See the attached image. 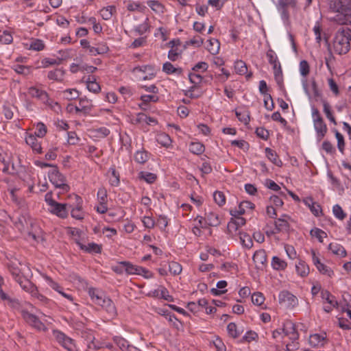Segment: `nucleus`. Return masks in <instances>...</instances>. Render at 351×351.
I'll return each mask as SVG.
<instances>
[{
	"label": "nucleus",
	"mask_w": 351,
	"mask_h": 351,
	"mask_svg": "<svg viewBox=\"0 0 351 351\" xmlns=\"http://www.w3.org/2000/svg\"><path fill=\"white\" fill-rule=\"evenodd\" d=\"M22 316L27 323H29L34 328L40 330H45V325L38 319L36 315L31 314L27 311H23Z\"/></svg>",
	"instance_id": "nucleus-9"
},
{
	"label": "nucleus",
	"mask_w": 351,
	"mask_h": 351,
	"mask_svg": "<svg viewBox=\"0 0 351 351\" xmlns=\"http://www.w3.org/2000/svg\"><path fill=\"white\" fill-rule=\"evenodd\" d=\"M88 294L93 302L97 305L99 304H101V301L105 297V295L101 292L94 288L89 289Z\"/></svg>",
	"instance_id": "nucleus-22"
},
{
	"label": "nucleus",
	"mask_w": 351,
	"mask_h": 351,
	"mask_svg": "<svg viewBox=\"0 0 351 351\" xmlns=\"http://www.w3.org/2000/svg\"><path fill=\"white\" fill-rule=\"evenodd\" d=\"M335 20L340 24H351V10L347 11L343 14H337Z\"/></svg>",
	"instance_id": "nucleus-44"
},
{
	"label": "nucleus",
	"mask_w": 351,
	"mask_h": 351,
	"mask_svg": "<svg viewBox=\"0 0 351 351\" xmlns=\"http://www.w3.org/2000/svg\"><path fill=\"white\" fill-rule=\"evenodd\" d=\"M25 141L34 150L36 151L38 153L41 152L42 147L40 144L38 142L36 136L32 134L29 135L25 138Z\"/></svg>",
	"instance_id": "nucleus-23"
},
{
	"label": "nucleus",
	"mask_w": 351,
	"mask_h": 351,
	"mask_svg": "<svg viewBox=\"0 0 351 351\" xmlns=\"http://www.w3.org/2000/svg\"><path fill=\"white\" fill-rule=\"evenodd\" d=\"M157 142L164 147H169L171 143V139L169 136L165 133H160L156 136Z\"/></svg>",
	"instance_id": "nucleus-43"
},
{
	"label": "nucleus",
	"mask_w": 351,
	"mask_h": 351,
	"mask_svg": "<svg viewBox=\"0 0 351 351\" xmlns=\"http://www.w3.org/2000/svg\"><path fill=\"white\" fill-rule=\"evenodd\" d=\"M207 46V49L211 54H217L219 53L220 49V43L218 40L213 38L210 39Z\"/></svg>",
	"instance_id": "nucleus-35"
},
{
	"label": "nucleus",
	"mask_w": 351,
	"mask_h": 351,
	"mask_svg": "<svg viewBox=\"0 0 351 351\" xmlns=\"http://www.w3.org/2000/svg\"><path fill=\"white\" fill-rule=\"evenodd\" d=\"M148 154L144 150L137 151L134 155V160L136 162L143 164L148 160Z\"/></svg>",
	"instance_id": "nucleus-56"
},
{
	"label": "nucleus",
	"mask_w": 351,
	"mask_h": 351,
	"mask_svg": "<svg viewBox=\"0 0 351 351\" xmlns=\"http://www.w3.org/2000/svg\"><path fill=\"white\" fill-rule=\"evenodd\" d=\"M245 204L251 205L248 201L242 202L239 204L237 208L230 210V215L234 217L243 215L245 212L244 208V205Z\"/></svg>",
	"instance_id": "nucleus-46"
},
{
	"label": "nucleus",
	"mask_w": 351,
	"mask_h": 351,
	"mask_svg": "<svg viewBox=\"0 0 351 351\" xmlns=\"http://www.w3.org/2000/svg\"><path fill=\"white\" fill-rule=\"evenodd\" d=\"M142 103L139 104L141 108L145 110L144 106L147 105L149 102H156L158 100V97L156 95H145L141 97Z\"/></svg>",
	"instance_id": "nucleus-45"
},
{
	"label": "nucleus",
	"mask_w": 351,
	"mask_h": 351,
	"mask_svg": "<svg viewBox=\"0 0 351 351\" xmlns=\"http://www.w3.org/2000/svg\"><path fill=\"white\" fill-rule=\"evenodd\" d=\"M28 93L32 97L38 98L43 101L48 99V95L45 91L40 90L34 86L30 87L28 90Z\"/></svg>",
	"instance_id": "nucleus-19"
},
{
	"label": "nucleus",
	"mask_w": 351,
	"mask_h": 351,
	"mask_svg": "<svg viewBox=\"0 0 351 351\" xmlns=\"http://www.w3.org/2000/svg\"><path fill=\"white\" fill-rule=\"evenodd\" d=\"M63 95L67 100L76 99L80 96L79 91L75 88L66 89L63 92Z\"/></svg>",
	"instance_id": "nucleus-52"
},
{
	"label": "nucleus",
	"mask_w": 351,
	"mask_h": 351,
	"mask_svg": "<svg viewBox=\"0 0 351 351\" xmlns=\"http://www.w3.org/2000/svg\"><path fill=\"white\" fill-rule=\"evenodd\" d=\"M228 232L232 237L239 236V227L233 221L232 219L228 223Z\"/></svg>",
	"instance_id": "nucleus-64"
},
{
	"label": "nucleus",
	"mask_w": 351,
	"mask_h": 351,
	"mask_svg": "<svg viewBox=\"0 0 351 351\" xmlns=\"http://www.w3.org/2000/svg\"><path fill=\"white\" fill-rule=\"evenodd\" d=\"M213 198L215 202L220 206L226 203V197L221 191H215L213 194Z\"/></svg>",
	"instance_id": "nucleus-63"
},
{
	"label": "nucleus",
	"mask_w": 351,
	"mask_h": 351,
	"mask_svg": "<svg viewBox=\"0 0 351 351\" xmlns=\"http://www.w3.org/2000/svg\"><path fill=\"white\" fill-rule=\"evenodd\" d=\"M114 341L123 351H128V348L131 347L128 345V341L122 337H116L114 338Z\"/></svg>",
	"instance_id": "nucleus-57"
},
{
	"label": "nucleus",
	"mask_w": 351,
	"mask_h": 351,
	"mask_svg": "<svg viewBox=\"0 0 351 351\" xmlns=\"http://www.w3.org/2000/svg\"><path fill=\"white\" fill-rule=\"evenodd\" d=\"M330 8L339 14H343L347 11H351V0H330Z\"/></svg>",
	"instance_id": "nucleus-5"
},
{
	"label": "nucleus",
	"mask_w": 351,
	"mask_h": 351,
	"mask_svg": "<svg viewBox=\"0 0 351 351\" xmlns=\"http://www.w3.org/2000/svg\"><path fill=\"white\" fill-rule=\"evenodd\" d=\"M22 316L27 323H29L34 328L40 330H45V325L38 319L36 315L31 314L27 311H23Z\"/></svg>",
	"instance_id": "nucleus-8"
},
{
	"label": "nucleus",
	"mask_w": 351,
	"mask_h": 351,
	"mask_svg": "<svg viewBox=\"0 0 351 351\" xmlns=\"http://www.w3.org/2000/svg\"><path fill=\"white\" fill-rule=\"evenodd\" d=\"M67 206V204H61L56 202L55 204L49 207V210L51 213L60 218H66L68 215Z\"/></svg>",
	"instance_id": "nucleus-11"
},
{
	"label": "nucleus",
	"mask_w": 351,
	"mask_h": 351,
	"mask_svg": "<svg viewBox=\"0 0 351 351\" xmlns=\"http://www.w3.org/2000/svg\"><path fill=\"white\" fill-rule=\"evenodd\" d=\"M8 268L12 276L14 277L15 280L20 277V269L18 267V264L16 263H14L13 261H10L8 264Z\"/></svg>",
	"instance_id": "nucleus-62"
},
{
	"label": "nucleus",
	"mask_w": 351,
	"mask_h": 351,
	"mask_svg": "<svg viewBox=\"0 0 351 351\" xmlns=\"http://www.w3.org/2000/svg\"><path fill=\"white\" fill-rule=\"evenodd\" d=\"M116 12V8L113 5L107 6L100 10V14L103 19L109 20L112 18L114 13Z\"/></svg>",
	"instance_id": "nucleus-37"
},
{
	"label": "nucleus",
	"mask_w": 351,
	"mask_h": 351,
	"mask_svg": "<svg viewBox=\"0 0 351 351\" xmlns=\"http://www.w3.org/2000/svg\"><path fill=\"white\" fill-rule=\"evenodd\" d=\"M265 297L261 292L254 293L252 295V302L254 304L261 306L264 303Z\"/></svg>",
	"instance_id": "nucleus-60"
},
{
	"label": "nucleus",
	"mask_w": 351,
	"mask_h": 351,
	"mask_svg": "<svg viewBox=\"0 0 351 351\" xmlns=\"http://www.w3.org/2000/svg\"><path fill=\"white\" fill-rule=\"evenodd\" d=\"M295 6V0H278L277 8L284 21H287L289 20V8H294Z\"/></svg>",
	"instance_id": "nucleus-6"
},
{
	"label": "nucleus",
	"mask_w": 351,
	"mask_h": 351,
	"mask_svg": "<svg viewBox=\"0 0 351 351\" xmlns=\"http://www.w3.org/2000/svg\"><path fill=\"white\" fill-rule=\"evenodd\" d=\"M162 71L168 75L176 73V74L180 75L182 73V68H176L169 62H166L165 63L163 64Z\"/></svg>",
	"instance_id": "nucleus-24"
},
{
	"label": "nucleus",
	"mask_w": 351,
	"mask_h": 351,
	"mask_svg": "<svg viewBox=\"0 0 351 351\" xmlns=\"http://www.w3.org/2000/svg\"><path fill=\"white\" fill-rule=\"evenodd\" d=\"M98 305L104 308L110 317H113L117 315L116 307L113 302L109 298L105 296L101 301V304H99Z\"/></svg>",
	"instance_id": "nucleus-15"
},
{
	"label": "nucleus",
	"mask_w": 351,
	"mask_h": 351,
	"mask_svg": "<svg viewBox=\"0 0 351 351\" xmlns=\"http://www.w3.org/2000/svg\"><path fill=\"white\" fill-rule=\"evenodd\" d=\"M271 266L276 270H283L287 267V263L279 257L274 256L271 261Z\"/></svg>",
	"instance_id": "nucleus-36"
},
{
	"label": "nucleus",
	"mask_w": 351,
	"mask_h": 351,
	"mask_svg": "<svg viewBox=\"0 0 351 351\" xmlns=\"http://www.w3.org/2000/svg\"><path fill=\"white\" fill-rule=\"evenodd\" d=\"M182 266L177 262L172 261L169 264V270L173 275H178L182 271Z\"/></svg>",
	"instance_id": "nucleus-58"
},
{
	"label": "nucleus",
	"mask_w": 351,
	"mask_h": 351,
	"mask_svg": "<svg viewBox=\"0 0 351 351\" xmlns=\"http://www.w3.org/2000/svg\"><path fill=\"white\" fill-rule=\"evenodd\" d=\"M236 116L240 121L245 125L248 124L250 121V112L247 110L236 111Z\"/></svg>",
	"instance_id": "nucleus-50"
},
{
	"label": "nucleus",
	"mask_w": 351,
	"mask_h": 351,
	"mask_svg": "<svg viewBox=\"0 0 351 351\" xmlns=\"http://www.w3.org/2000/svg\"><path fill=\"white\" fill-rule=\"evenodd\" d=\"M239 237L241 244L244 247H245L248 249H250L252 247V245H253L252 239L249 234L239 231Z\"/></svg>",
	"instance_id": "nucleus-29"
},
{
	"label": "nucleus",
	"mask_w": 351,
	"mask_h": 351,
	"mask_svg": "<svg viewBox=\"0 0 351 351\" xmlns=\"http://www.w3.org/2000/svg\"><path fill=\"white\" fill-rule=\"evenodd\" d=\"M227 286V282L226 280H220L217 283V289L213 288L210 292L215 295H220L225 293L227 290H219L226 288Z\"/></svg>",
	"instance_id": "nucleus-47"
},
{
	"label": "nucleus",
	"mask_w": 351,
	"mask_h": 351,
	"mask_svg": "<svg viewBox=\"0 0 351 351\" xmlns=\"http://www.w3.org/2000/svg\"><path fill=\"white\" fill-rule=\"evenodd\" d=\"M234 69L237 73L244 75L247 73V68L246 64L242 60H237L234 63Z\"/></svg>",
	"instance_id": "nucleus-53"
},
{
	"label": "nucleus",
	"mask_w": 351,
	"mask_h": 351,
	"mask_svg": "<svg viewBox=\"0 0 351 351\" xmlns=\"http://www.w3.org/2000/svg\"><path fill=\"white\" fill-rule=\"evenodd\" d=\"M12 40V36L8 31L5 30L2 33L0 32V43L8 45L11 43Z\"/></svg>",
	"instance_id": "nucleus-61"
},
{
	"label": "nucleus",
	"mask_w": 351,
	"mask_h": 351,
	"mask_svg": "<svg viewBox=\"0 0 351 351\" xmlns=\"http://www.w3.org/2000/svg\"><path fill=\"white\" fill-rule=\"evenodd\" d=\"M41 275L53 289L58 292L60 294H61L63 297L68 299L69 300H73L72 295L64 292L63 288L60 287L56 282L53 281L49 276L44 274H42Z\"/></svg>",
	"instance_id": "nucleus-12"
},
{
	"label": "nucleus",
	"mask_w": 351,
	"mask_h": 351,
	"mask_svg": "<svg viewBox=\"0 0 351 351\" xmlns=\"http://www.w3.org/2000/svg\"><path fill=\"white\" fill-rule=\"evenodd\" d=\"M328 249L333 253L334 254H337L344 257L346 256V251L345 248L339 245L337 243H330L328 246Z\"/></svg>",
	"instance_id": "nucleus-34"
},
{
	"label": "nucleus",
	"mask_w": 351,
	"mask_h": 351,
	"mask_svg": "<svg viewBox=\"0 0 351 351\" xmlns=\"http://www.w3.org/2000/svg\"><path fill=\"white\" fill-rule=\"evenodd\" d=\"M295 269L298 275L302 277L306 276L309 273L308 266L305 262L300 261L298 264L295 265Z\"/></svg>",
	"instance_id": "nucleus-30"
},
{
	"label": "nucleus",
	"mask_w": 351,
	"mask_h": 351,
	"mask_svg": "<svg viewBox=\"0 0 351 351\" xmlns=\"http://www.w3.org/2000/svg\"><path fill=\"white\" fill-rule=\"evenodd\" d=\"M276 232L287 231L289 229V223L284 219H277L274 223Z\"/></svg>",
	"instance_id": "nucleus-33"
},
{
	"label": "nucleus",
	"mask_w": 351,
	"mask_h": 351,
	"mask_svg": "<svg viewBox=\"0 0 351 351\" xmlns=\"http://www.w3.org/2000/svg\"><path fill=\"white\" fill-rule=\"evenodd\" d=\"M50 182L56 187L62 189L64 191H69V186L66 184L65 177L58 171L57 167H53L48 173Z\"/></svg>",
	"instance_id": "nucleus-3"
},
{
	"label": "nucleus",
	"mask_w": 351,
	"mask_h": 351,
	"mask_svg": "<svg viewBox=\"0 0 351 351\" xmlns=\"http://www.w3.org/2000/svg\"><path fill=\"white\" fill-rule=\"evenodd\" d=\"M11 199L20 208H24L26 206L25 202L23 199L18 197L16 194V189H12L9 190Z\"/></svg>",
	"instance_id": "nucleus-28"
},
{
	"label": "nucleus",
	"mask_w": 351,
	"mask_h": 351,
	"mask_svg": "<svg viewBox=\"0 0 351 351\" xmlns=\"http://www.w3.org/2000/svg\"><path fill=\"white\" fill-rule=\"evenodd\" d=\"M147 120V115L143 112L137 113L130 117V123L134 125H143Z\"/></svg>",
	"instance_id": "nucleus-38"
},
{
	"label": "nucleus",
	"mask_w": 351,
	"mask_h": 351,
	"mask_svg": "<svg viewBox=\"0 0 351 351\" xmlns=\"http://www.w3.org/2000/svg\"><path fill=\"white\" fill-rule=\"evenodd\" d=\"M87 88L89 91L94 93H97L100 91L101 87L96 82V78L93 75H89L86 80Z\"/></svg>",
	"instance_id": "nucleus-18"
},
{
	"label": "nucleus",
	"mask_w": 351,
	"mask_h": 351,
	"mask_svg": "<svg viewBox=\"0 0 351 351\" xmlns=\"http://www.w3.org/2000/svg\"><path fill=\"white\" fill-rule=\"evenodd\" d=\"M323 110L329 121L336 125L337 123L335 117L332 114L331 106L326 101H323Z\"/></svg>",
	"instance_id": "nucleus-32"
},
{
	"label": "nucleus",
	"mask_w": 351,
	"mask_h": 351,
	"mask_svg": "<svg viewBox=\"0 0 351 351\" xmlns=\"http://www.w3.org/2000/svg\"><path fill=\"white\" fill-rule=\"evenodd\" d=\"M274 78L279 86H282L283 84V75L281 64H278L273 67Z\"/></svg>",
	"instance_id": "nucleus-39"
},
{
	"label": "nucleus",
	"mask_w": 351,
	"mask_h": 351,
	"mask_svg": "<svg viewBox=\"0 0 351 351\" xmlns=\"http://www.w3.org/2000/svg\"><path fill=\"white\" fill-rule=\"evenodd\" d=\"M266 56L268 59L269 63L272 65V67H274V66H276L278 64H280V62L278 61V58L276 53L271 49H269L267 51Z\"/></svg>",
	"instance_id": "nucleus-49"
},
{
	"label": "nucleus",
	"mask_w": 351,
	"mask_h": 351,
	"mask_svg": "<svg viewBox=\"0 0 351 351\" xmlns=\"http://www.w3.org/2000/svg\"><path fill=\"white\" fill-rule=\"evenodd\" d=\"M322 298L326 300L328 304L337 306L338 303L337 300H335L334 296H332L328 291H322L321 293Z\"/></svg>",
	"instance_id": "nucleus-55"
},
{
	"label": "nucleus",
	"mask_w": 351,
	"mask_h": 351,
	"mask_svg": "<svg viewBox=\"0 0 351 351\" xmlns=\"http://www.w3.org/2000/svg\"><path fill=\"white\" fill-rule=\"evenodd\" d=\"M78 245L80 247L89 253H101V245L95 243H90L87 245H83L79 242H77Z\"/></svg>",
	"instance_id": "nucleus-21"
},
{
	"label": "nucleus",
	"mask_w": 351,
	"mask_h": 351,
	"mask_svg": "<svg viewBox=\"0 0 351 351\" xmlns=\"http://www.w3.org/2000/svg\"><path fill=\"white\" fill-rule=\"evenodd\" d=\"M64 75V71L62 69H56L48 73V78L55 81H62Z\"/></svg>",
	"instance_id": "nucleus-27"
},
{
	"label": "nucleus",
	"mask_w": 351,
	"mask_h": 351,
	"mask_svg": "<svg viewBox=\"0 0 351 351\" xmlns=\"http://www.w3.org/2000/svg\"><path fill=\"white\" fill-rule=\"evenodd\" d=\"M349 36L350 34L348 32H337L333 43L334 50L336 53L341 55L349 51L350 47Z\"/></svg>",
	"instance_id": "nucleus-1"
},
{
	"label": "nucleus",
	"mask_w": 351,
	"mask_h": 351,
	"mask_svg": "<svg viewBox=\"0 0 351 351\" xmlns=\"http://www.w3.org/2000/svg\"><path fill=\"white\" fill-rule=\"evenodd\" d=\"M326 338V334H313L309 337V343L313 347L322 346L324 345Z\"/></svg>",
	"instance_id": "nucleus-20"
},
{
	"label": "nucleus",
	"mask_w": 351,
	"mask_h": 351,
	"mask_svg": "<svg viewBox=\"0 0 351 351\" xmlns=\"http://www.w3.org/2000/svg\"><path fill=\"white\" fill-rule=\"evenodd\" d=\"M279 301L280 303H285L289 307H294L298 304L297 298L287 291L280 293Z\"/></svg>",
	"instance_id": "nucleus-10"
},
{
	"label": "nucleus",
	"mask_w": 351,
	"mask_h": 351,
	"mask_svg": "<svg viewBox=\"0 0 351 351\" xmlns=\"http://www.w3.org/2000/svg\"><path fill=\"white\" fill-rule=\"evenodd\" d=\"M303 202L311 210V213L316 217H319L322 214L321 206L313 201L311 197H307L303 199Z\"/></svg>",
	"instance_id": "nucleus-13"
},
{
	"label": "nucleus",
	"mask_w": 351,
	"mask_h": 351,
	"mask_svg": "<svg viewBox=\"0 0 351 351\" xmlns=\"http://www.w3.org/2000/svg\"><path fill=\"white\" fill-rule=\"evenodd\" d=\"M205 220H206L207 223L210 226H217L220 223L218 215L213 212L206 214Z\"/></svg>",
	"instance_id": "nucleus-42"
},
{
	"label": "nucleus",
	"mask_w": 351,
	"mask_h": 351,
	"mask_svg": "<svg viewBox=\"0 0 351 351\" xmlns=\"http://www.w3.org/2000/svg\"><path fill=\"white\" fill-rule=\"evenodd\" d=\"M204 145L199 142H193L189 145V150L191 153L197 155L202 154L204 152Z\"/></svg>",
	"instance_id": "nucleus-41"
},
{
	"label": "nucleus",
	"mask_w": 351,
	"mask_h": 351,
	"mask_svg": "<svg viewBox=\"0 0 351 351\" xmlns=\"http://www.w3.org/2000/svg\"><path fill=\"white\" fill-rule=\"evenodd\" d=\"M310 234L312 237L317 238L321 243L323 242L324 238L327 237L326 233L318 228L312 229L310 232Z\"/></svg>",
	"instance_id": "nucleus-54"
},
{
	"label": "nucleus",
	"mask_w": 351,
	"mask_h": 351,
	"mask_svg": "<svg viewBox=\"0 0 351 351\" xmlns=\"http://www.w3.org/2000/svg\"><path fill=\"white\" fill-rule=\"evenodd\" d=\"M147 5L152 10L157 13H162L164 11L163 5L157 1H149Z\"/></svg>",
	"instance_id": "nucleus-59"
},
{
	"label": "nucleus",
	"mask_w": 351,
	"mask_h": 351,
	"mask_svg": "<svg viewBox=\"0 0 351 351\" xmlns=\"http://www.w3.org/2000/svg\"><path fill=\"white\" fill-rule=\"evenodd\" d=\"M54 336L57 341L68 351H76L74 341L60 331H54Z\"/></svg>",
	"instance_id": "nucleus-4"
},
{
	"label": "nucleus",
	"mask_w": 351,
	"mask_h": 351,
	"mask_svg": "<svg viewBox=\"0 0 351 351\" xmlns=\"http://www.w3.org/2000/svg\"><path fill=\"white\" fill-rule=\"evenodd\" d=\"M45 48V44L42 40L32 39L30 41L29 49L40 51Z\"/></svg>",
	"instance_id": "nucleus-48"
},
{
	"label": "nucleus",
	"mask_w": 351,
	"mask_h": 351,
	"mask_svg": "<svg viewBox=\"0 0 351 351\" xmlns=\"http://www.w3.org/2000/svg\"><path fill=\"white\" fill-rule=\"evenodd\" d=\"M79 106L82 112L84 114L88 113L93 107L91 101H88L87 99H80Z\"/></svg>",
	"instance_id": "nucleus-51"
},
{
	"label": "nucleus",
	"mask_w": 351,
	"mask_h": 351,
	"mask_svg": "<svg viewBox=\"0 0 351 351\" xmlns=\"http://www.w3.org/2000/svg\"><path fill=\"white\" fill-rule=\"evenodd\" d=\"M265 153H266L267 157L271 162H272L274 164H275L276 165H277L278 167L282 165V161L278 159V156L275 151H274L273 149H271L269 147H267L265 149Z\"/></svg>",
	"instance_id": "nucleus-31"
},
{
	"label": "nucleus",
	"mask_w": 351,
	"mask_h": 351,
	"mask_svg": "<svg viewBox=\"0 0 351 351\" xmlns=\"http://www.w3.org/2000/svg\"><path fill=\"white\" fill-rule=\"evenodd\" d=\"M3 283V279L0 276V298L2 300H7L8 304L13 307H16L19 305V302L16 300L10 298L1 289V285Z\"/></svg>",
	"instance_id": "nucleus-26"
},
{
	"label": "nucleus",
	"mask_w": 351,
	"mask_h": 351,
	"mask_svg": "<svg viewBox=\"0 0 351 351\" xmlns=\"http://www.w3.org/2000/svg\"><path fill=\"white\" fill-rule=\"evenodd\" d=\"M282 330L285 336L291 335L290 339H291L298 338V335L296 331L295 326L292 322L289 320L286 321L283 324Z\"/></svg>",
	"instance_id": "nucleus-14"
},
{
	"label": "nucleus",
	"mask_w": 351,
	"mask_h": 351,
	"mask_svg": "<svg viewBox=\"0 0 351 351\" xmlns=\"http://www.w3.org/2000/svg\"><path fill=\"white\" fill-rule=\"evenodd\" d=\"M16 281L19 282L21 287L27 292H29L31 295L33 293L37 287L34 285L32 282L26 278H23L21 276L16 279Z\"/></svg>",
	"instance_id": "nucleus-17"
},
{
	"label": "nucleus",
	"mask_w": 351,
	"mask_h": 351,
	"mask_svg": "<svg viewBox=\"0 0 351 351\" xmlns=\"http://www.w3.org/2000/svg\"><path fill=\"white\" fill-rule=\"evenodd\" d=\"M13 222L15 227L19 230L23 231L29 225H32V220L27 214H22L16 217H13Z\"/></svg>",
	"instance_id": "nucleus-7"
},
{
	"label": "nucleus",
	"mask_w": 351,
	"mask_h": 351,
	"mask_svg": "<svg viewBox=\"0 0 351 351\" xmlns=\"http://www.w3.org/2000/svg\"><path fill=\"white\" fill-rule=\"evenodd\" d=\"M138 178L141 180H145L148 184H152L156 181L157 176L150 172L141 171L138 173Z\"/></svg>",
	"instance_id": "nucleus-40"
},
{
	"label": "nucleus",
	"mask_w": 351,
	"mask_h": 351,
	"mask_svg": "<svg viewBox=\"0 0 351 351\" xmlns=\"http://www.w3.org/2000/svg\"><path fill=\"white\" fill-rule=\"evenodd\" d=\"M312 117L315 130L317 134V138L321 140L324 138L327 132V126L317 108H312Z\"/></svg>",
	"instance_id": "nucleus-2"
},
{
	"label": "nucleus",
	"mask_w": 351,
	"mask_h": 351,
	"mask_svg": "<svg viewBox=\"0 0 351 351\" xmlns=\"http://www.w3.org/2000/svg\"><path fill=\"white\" fill-rule=\"evenodd\" d=\"M253 261L256 267L261 268L264 266L267 261V255L264 250H259L255 252L253 256Z\"/></svg>",
	"instance_id": "nucleus-16"
},
{
	"label": "nucleus",
	"mask_w": 351,
	"mask_h": 351,
	"mask_svg": "<svg viewBox=\"0 0 351 351\" xmlns=\"http://www.w3.org/2000/svg\"><path fill=\"white\" fill-rule=\"evenodd\" d=\"M108 50L109 48L106 43H99L97 47H90L89 53L93 56H96L97 54H104L107 53Z\"/></svg>",
	"instance_id": "nucleus-25"
}]
</instances>
